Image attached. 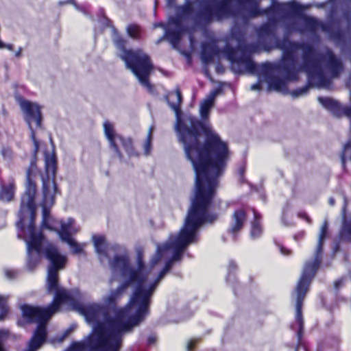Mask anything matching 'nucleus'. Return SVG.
Instances as JSON below:
<instances>
[{
	"instance_id": "412c9836",
	"label": "nucleus",
	"mask_w": 351,
	"mask_h": 351,
	"mask_svg": "<svg viewBox=\"0 0 351 351\" xmlns=\"http://www.w3.org/2000/svg\"><path fill=\"white\" fill-rule=\"evenodd\" d=\"M308 90V87L305 86V87L298 88L295 90L292 91L291 93V95H292L293 97L296 98V97H299L305 95L307 93Z\"/></svg>"
},
{
	"instance_id": "2f4dec72",
	"label": "nucleus",
	"mask_w": 351,
	"mask_h": 351,
	"mask_svg": "<svg viewBox=\"0 0 351 351\" xmlns=\"http://www.w3.org/2000/svg\"><path fill=\"white\" fill-rule=\"evenodd\" d=\"M165 25L163 23H157L154 25V27H164Z\"/></svg>"
},
{
	"instance_id": "7ed1b4c3",
	"label": "nucleus",
	"mask_w": 351,
	"mask_h": 351,
	"mask_svg": "<svg viewBox=\"0 0 351 351\" xmlns=\"http://www.w3.org/2000/svg\"><path fill=\"white\" fill-rule=\"evenodd\" d=\"M167 99L175 112V130L185 155L195 172L193 200L209 207L230 159L228 144L222 141L209 123H200L191 116L180 117V91L169 93Z\"/></svg>"
},
{
	"instance_id": "393cba45",
	"label": "nucleus",
	"mask_w": 351,
	"mask_h": 351,
	"mask_svg": "<svg viewBox=\"0 0 351 351\" xmlns=\"http://www.w3.org/2000/svg\"><path fill=\"white\" fill-rule=\"evenodd\" d=\"M245 171V165H242L239 168L238 173L239 174L241 178H242L243 176Z\"/></svg>"
},
{
	"instance_id": "2eb2a0df",
	"label": "nucleus",
	"mask_w": 351,
	"mask_h": 351,
	"mask_svg": "<svg viewBox=\"0 0 351 351\" xmlns=\"http://www.w3.org/2000/svg\"><path fill=\"white\" fill-rule=\"evenodd\" d=\"M262 234V228L258 219V216L256 213L254 212V220L252 223V229L250 236L252 239H256L259 237Z\"/></svg>"
},
{
	"instance_id": "a878e982",
	"label": "nucleus",
	"mask_w": 351,
	"mask_h": 351,
	"mask_svg": "<svg viewBox=\"0 0 351 351\" xmlns=\"http://www.w3.org/2000/svg\"><path fill=\"white\" fill-rule=\"evenodd\" d=\"M280 250L282 254H283V255H289L291 253V252L289 250L285 249L282 246H280Z\"/></svg>"
},
{
	"instance_id": "ddd939ff",
	"label": "nucleus",
	"mask_w": 351,
	"mask_h": 351,
	"mask_svg": "<svg viewBox=\"0 0 351 351\" xmlns=\"http://www.w3.org/2000/svg\"><path fill=\"white\" fill-rule=\"evenodd\" d=\"M245 221V212L243 209L237 210L232 215L229 228L230 232L235 235L237 232L242 229Z\"/></svg>"
},
{
	"instance_id": "c9c22d12",
	"label": "nucleus",
	"mask_w": 351,
	"mask_h": 351,
	"mask_svg": "<svg viewBox=\"0 0 351 351\" xmlns=\"http://www.w3.org/2000/svg\"><path fill=\"white\" fill-rule=\"evenodd\" d=\"M5 152H6L5 151V152H3V155L4 156H5Z\"/></svg>"
},
{
	"instance_id": "dca6fc26",
	"label": "nucleus",
	"mask_w": 351,
	"mask_h": 351,
	"mask_svg": "<svg viewBox=\"0 0 351 351\" xmlns=\"http://www.w3.org/2000/svg\"><path fill=\"white\" fill-rule=\"evenodd\" d=\"M154 127L150 126L148 130L147 138L143 144V149L145 155H149L152 151V133L154 132Z\"/></svg>"
},
{
	"instance_id": "20e7f679",
	"label": "nucleus",
	"mask_w": 351,
	"mask_h": 351,
	"mask_svg": "<svg viewBox=\"0 0 351 351\" xmlns=\"http://www.w3.org/2000/svg\"><path fill=\"white\" fill-rule=\"evenodd\" d=\"M201 3V10L195 14L193 7L191 4L180 7L178 9V16L169 20L167 27L162 39L166 37L173 47L179 44L181 35L187 31L184 25L191 20L195 23H206L213 19L221 20L229 18L230 11L226 8V3L223 0H199Z\"/></svg>"
},
{
	"instance_id": "473e14b6",
	"label": "nucleus",
	"mask_w": 351,
	"mask_h": 351,
	"mask_svg": "<svg viewBox=\"0 0 351 351\" xmlns=\"http://www.w3.org/2000/svg\"><path fill=\"white\" fill-rule=\"evenodd\" d=\"M329 204L331 205V206H333L335 204V199L332 198V197H330L329 199Z\"/></svg>"
},
{
	"instance_id": "c756f323",
	"label": "nucleus",
	"mask_w": 351,
	"mask_h": 351,
	"mask_svg": "<svg viewBox=\"0 0 351 351\" xmlns=\"http://www.w3.org/2000/svg\"><path fill=\"white\" fill-rule=\"evenodd\" d=\"M22 49L20 47L15 53V56L19 58L21 55Z\"/></svg>"
},
{
	"instance_id": "72a5a7b5",
	"label": "nucleus",
	"mask_w": 351,
	"mask_h": 351,
	"mask_svg": "<svg viewBox=\"0 0 351 351\" xmlns=\"http://www.w3.org/2000/svg\"><path fill=\"white\" fill-rule=\"evenodd\" d=\"M346 205H347V202H346V199H345V200H344V206H343V215H345Z\"/></svg>"
},
{
	"instance_id": "1a4fd4ad",
	"label": "nucleus",
	"mask_w": 351,
	"mask_h": 351,
	"mask_svg": "<svg viewBox=\"0 0 351 351\" xmlns=\"http://www.w3.org/2000/svg\"><path fill=\"white\" fill-rule=\"evenodd\" d=\"M16 99L24 114V119L31 130V136L34 143L35 152H37L38 142L35 138L34 125L36 128H40L41 126V108L37 104L24 99L21 97H17Z\"/></svg>"
},
{
	"instance_id": "f8f14e48",
	"label": "nucleus",
	"mask_w": 351,
	"mask_h": 351,
	"mask_svg": "<svg viewBox=\"0 0 351 351\" xmlns=\"http://www.w3.org/2000/svg\"><path fill=\"white\" fill-rule=\"evenodd\" d=\"M220 89L217 88L211 91L209 95L201 102L199 112L201 117L206 120L208 118L210 110L213 108L216 97L219 94Z\"/></svg>"
},
{
	"instance_id": "b1692460",
	"label": "nucleus",
	"mask_w": 351,
	"mask_h": 351,
	"mask_svg": "<svg viewBox=\"0 0 351 351\" xmlns=\"http://www.w3.org/2000/svg\"><path fill=\"white\" fill-rule=\"evenodd\" d=\"M299 217L304 219L308 223H311V219L308 217L306 213H300L298 214Z\"/></svg>"
},
{
	"instance_id": "f3484780",
	"label": "nucleus",
	"mask_w": 351,
	"mask_h": 351,
	"mask_svg": "<svg viewBox=\"0 0 351 351\" xmlns=\"http://www.w3.org/2000/svg\"><path fill=\"white\" fill-rule=\"evenodd\" d=\"M341 237L345 240L351 241V220H344L343 225L341 230Z\"/></svg>"
},
{
	"instance_id": "7c9ffc66",
	"label": "nucleus",
	"mask_w": 351,
	"mask_h": 351,
	"mask_svg": "<svg viewBox=\"0 0 351 351\" xmlns=\"http://www.w3.org/2000/svg\"><path fill=\"white\" fill-rule=\"evenodd\" d=\"M155 341V338L154 337H149L148 339L149 343L152 344L154 343Z\"/></svg>"
},
{
	"instance_id": "c85d7f7f",
	"label": "nucleus",
	"mask_w": 351,
	"mask_h": 351,
	"mask_svg": "<svg viewBox=\"0 0 351 351\" xmlns=\"http://www.w3.org/2000/svg\"><path fill=\"white\" fill-rule=\"evenodd\" d=\"M166 1H167V3L168 6H169V7L174 6V0H166Z\"/></svg>"
},
{
	"instance_id": "9b49d317",
	"label": "nucleus",
	"mask_w": 351,
	"mask_h": 351,
	"mask_svg": "<svg viewBox=\"0 0 351 351\" xmlns=\"http://www.w3.org/2000/svg\"><path fill=\"white\" fill-rule=\"evenodd\" d=\"M300 20L302 25L293 27L292 29L301 33L306 31L314 32L317 29L324 28L323 24L315 18L301 14Z\"/></svg>"
},
{
	"instance_id": "aec40b11",
	"label": "nucleus",
	"mask_w": 351,
	"mask_h": 351,
	"mask_svg": "<svg viewBox=\"0 0 351 351\" xmlns=\"http://www.w3.org/2000/svg\"><path fill=\"white\" fill-rule=\"evenodd\" d=\"M348 160H351V141L348 142L343 148L341 156L342 163L344 165Z\"/></svg>"
},
{
	"instance_id": "5701e85b",
	"label": "nucleus",
	"mask_w": 351,
	"mask_h": 351,
	"mask_svg": "<svg viewBox=\"0 0 351 351\" xmlns=\"http://www.w3.org/2000/svg\"><path fill=\"white\" fill-rule=\"evenodd\" d=\"M196 343H197V340L193 339V340L189 341L188 344H187V350H188V351H191L192 350V348L195 346Z\"/></svg>"
},
{
	"instance_id": "cd10ccee",
	"label": "nucleus",
	"mask_w": 351,
	"mask_h": 351,
	"mask_svg": "<svg viewBox=\"0 0 351 351\" xmlns=\"http://www.w3.org/2000/svg\"><path fill=\"white\" fill-rule=\"evenodd\" d=\"M343 280H339L335 282V287L336 289H339V287L342 285Z\"/></svg>"
},
{
	"instance_id": "9d476101",
	"label": "nucleus",
	"mask_w": 351,
	"mask_h": 351,
	"mask_svg": "<svg viewBox=\"0 0 351 351\" xmlns=\"http://www.w3.org/2000/svg\"><path fill=\"white\" fill-rule=\"evenodd\" d=\"M103 126L105 136L109 142L110 148L114 150L119 158H121V154L119 149V145L123 146L130 156H138L133 148L132 139L130 138H123L117 134L112 123L105 121Z\"/></svg>"
},
{
	"instance_id": "423d86ee",
	"label": "nucleus",
	"mask_w": 351,
	"mask_h": 351,
	"mask_svg": "<svg viewBox=\"0 0 351 351\" xmlns=\"http://www.w3.org/2000/svg\"><path fill=\"white\" fill-rule=\"evenodd\" d=\"M45 171L47 178L42 177L43 200V227L50 230L56 231L62 241L64 242L80 231L75 220L68 218L66 220L53 221L49 216L48 207L54 203L56 185L53 180L56 169V161L53 154H45Z\"/></svg>"
},
{
	"instance_id": "f03ea898",
	"label": "nucleus",
	"mask_w": 351,
	"mask_h": 351,
	"mask_svg": "<svg viewBox=\"0 0 351 351\" xmlns=\"http://www.w3.org/2000/svg\"><path fill=\"white\" fill-rule=\"evenodd\" d=\"M278 47L283 52L282 60L278 64L265 63L258 66L243 49L242 43L233 39L227 43L222 51L217 50L213 45H203L201 58L204 63L209 64L223 54L231 62L234 72L258 73L259 82L251 86L252 90H259L260 83L265 82L270 90L287 92V82L298 79L300 58L302 60L300 69L306 73L308 84L311 86L326 87L329 85L324 73V64L327 65L332 77H337L341 71V64L330 51L327 50L326 54L322 56L308 44L292 43L288 39L279 42Z\"/></svg>"
},
{
	"instance_id": "6e6552de",
	"label": "nucleus",
	"mask_w": 351,
	"mask_h": 351,
	"mask_svg": "<svg viewBox=\"0 0 351 351\" xmlns=\"http://www.w3.org/2000/svg\"><path fill=\"white\" fill-rule=\"evenodd\" d=\"M113 42L118 49V56L124 61L126 67L136 77L139 83L149 92H153V86L149 77L153 64L149 56L141 50H128L125 48V40L119 35L113 36Z\"/></svg>"
},
{
	"instance_id": "f704fd0d",
	"label": "nucleus",
	"mask_w": 351,
	"mask_h": 351,
	"mask_svg": "<svg viewBox=\"0 0 351 351\" xmlns=\"http://www.w3.org/2000/svg\"><path fill=\"white\" fill-rule=\"evenodd\" d=\"M68 333H69V332H66V333L65 334L64 337L61 338L60 341L63 340V339L68 335Z\"/></svg>"
},
{
	"instance_id": "4468645a",
	"label": "nucleus",
	"mask_w": 351,
	"mask_h": 351,
	"mask_svg": "<svg viewBox=\"0 0 351 351\" xmlns=\"http://www.w3.org/2000/svg\"><path fill=\"white\" fill-rule=\"evenodd\" d=\"M14 195V182L13 180H9L7 184H2L0 191V199L5 202L11 201Z\"/></svg>"
},
{
	"instance_id": "a211bd4d",
	"label": "nucleus",
	"mask_w": 351,
	"mask_h": 351,
	"mask_svg": "<svg viewBox=\"0 0 351 351\" xmlns=\"http://www.w3.org/2000/svg\"><path fill=\"white\" fill-rule=\"evenodd\" d=\"M64 243L69 245L72 252L74 254H78L83 252L84 245L78 243L73 238L64 241Z\"/></svg>"
},
{
	"instance_id": "6ab92c4d",
	"label": "nucleus",
	"mask_w": 351,
	"mask_h": 351,
	"mask_svg": "<svg viewBox=\"0 0 351 351\" xmlns=\"http://www.w3.org/2000/svg\"><path fill=\"white\" fill-rule=\"evenodd\" d=\"M127 33L130 37L134 39H138L141 34V28L136 24H131L127 27Z\"/></svg>"
},
{
	"instance_id": "f257e3e1",
	"label": "nucleus",
	"mask_w": 351,
	"mask_h": 351,
	"mask_svg": "<svg viewBox=\"0 0 351 351\" xmlns=\"http://www.w3.org/2000/svg\"><path fill=\"white\" fill-rule=\"evenodd\" d=\"M34 163L31 162L27 171V186L22 196L17 227L21 232L18 237L25 241L28 259L27 267L32 270L38 265L42 254L49 261L47 270V290L54 293L53 303L47 308L29 305L21 307L23 315L29 322L38 324L36 330L29 343L27 351H36L47 338L46 325L51 315L56 313L62 304H67L84 315L93 327L92 333L82 342L74 343L67 351H119L123 336L141 322L149 313L151 298L159 282L170 270L174 262L180 261L184 251L195 243L197 233L203 224L212 222L217 215L208 213V207L193 199L186 217L184 223L178 234L170 235L169 240L157 245L156 254L149 265L143 261V251H136L134 264H130L126 250L121 245L108 244L104 236L93 237L95 251L101 262L108 258L109 251L120 252L115 255L109 265L113 277H120L123 283L103 298L104 304L110 306L115 303L127 287H134L128 304L113 311L97 304L80 305L77 290L69 291L58 285V271L64 269L66 257L58 248L45 239L40 232L34 228L36 213L34 197L36 184L31 181V172Z\"/></svg>"
},
{
	"instance_id": "39448f33",
	"label": "nucleus",
	"mask_w": 351,
	"mask_h": 351,
	"mask_svg": "<svg viewBox=\"0 0 351 351\" xmlns=\"http://www.w3.org/2000/svg\"><path fill=\"white\" fill-rule=\"evenodd\" d=\"M226 8L231 12L229 17L242 16L245 21L247 18L255 17L265 14L269 17V23L263 25L258 32L261 37L269 36L271 31V24L278 19H285L290 14L298 15L300 19V12L308 8L300 5L295 1L272 3L271 8L261 12L258 8L256 0H223Z\"/></svg>"
},
{
	"instance_id": "0eeeda50",
	"label": "nucleus",
	"mask_w": 351,
	"mask_h": 351,
	"mask_svg": "<svg viewBox=\"0 0 351 351\" xmlns=\"http://www.w3.org/2000/svg\"><path fill=\"white\" fill-rule=\"evenodd\" d=\"M328 225L326 221L321 227L318 236V241L316 247L314 258L312 261H307L304 267L302 274L297 285L295 294L296 295V314L295 318L298 324V336L301 335L303 330V320L302 317V306L305 295L308 290L311 281L315 276L317 270L322 261V245L328 234Z\"/></svg>"
},
{
	"instance_id": "bb28decb",
	"label": "nucleus",
	"mask_w": 351,
	"mask_h": 351,
	"mask_svg": "<svg viewBox=\"0 0 351 351\" xmlns=\"http://www.w3.org/2000/svg\"><path fill=\"white\" fill-rule=\"evenodd\" d=\"M236 267H237V266L234 263H233V262L230 263V264H229V271H233L234 269H236Z\"/></svg>"
},
{
	"instance_id": "4be33fe9",
	"label": "nucleus",
	"mask_w": 351,
	"mask_h": 351,
	"mask_svg": "<svg viewBox=\"0 0 351 351\" xmlns=\"http://www.w3.org/2000/svg\"><path fill=\"white\" fill-rule=\"evenodd\" d=\"M5 274L8 279H12L16 277V272L12 269H6L5 271Z\"/></svg>"
}]
</instances>
